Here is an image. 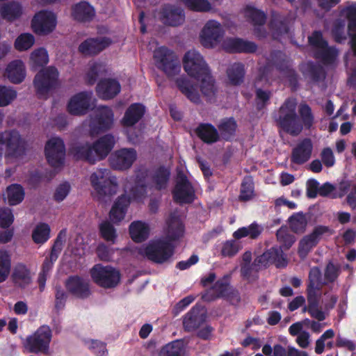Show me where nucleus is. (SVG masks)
<instances>
[{
	"mask_svg": "<svg viewBox=\"0 0 356 356\" xmlns=\"http://www.w3.org/2000/svg\"><path fill=\"white\" fill-rule=\"evenodd\" d=\"M170 172L167 169H160L152 178L156 188L161 189L165 187ZM150 178L145 168H140L136 172L134 185L129 188L126 186V194L119 197L115 202L110 211V219L115 223L124 218L129 204L132 202H143L147 196V188L150 184Z\"/></svg>",
	"mask_w": 356,
	"mask_h": 356,
	"instance_id": "obj_1",
	"label": "nucleus"
},
{
	"mask_svg": "<svg viewBox=\"0 0 356 356\" xmlns=\"http://www.w3.org/2000/svg\"><path fill=\"white\" fill-rule=\"evenodd\" d=\"M183 225L179 219H173L169 224L167 236L150 241L138 250L142 257L157 263L170 261L174 253L173 241L183 235Z\"/></svg>",
	"mask_w": 356,
	"mask_h": 356,
	"instance_id": "obj_2",
	"label": "nucleus"
},
{
	"mask_svg": "<svg viewBox=\"0 0 356 356\" xmlns=\"http://www.w3.org/2000/svg\"><path fill=\"white\" fill-rule=\"evenodd\" d=\"M183 64L189 76L201 80L202 94L209 100H211L215 95L216 88L202 56L195 50H190L186 53Z\"/></svg>",
	"mask_w": 356,
	"mask_h": 356,
	"instance_id": "obj_3",
	"label": "nucleus"
},
{
	"mask_svg": "<svg viewBox=\"0 0 356 356\" xmlns=\"http://www.w3.org/2000/svg\"><path fill=\"white\" fill-rule=\"evenodd\" d=\"M115 140L113 136L106 135L92 145L88 143H79L74 145L71 152L74 157L83 159L90 163H95L104 159L115 145Z\"/></svg>",
	"mask_w": 356,
	"mask_h": 356,
	"instance_id": "obj_4",
	"label": "nucleus"
},
{
	"mask_svg": "<svg viewBox=\"0 0 356 356\" xmlns=\"http://www.w3.org/2000/svg\"><path fill=\"white\" fill-rule=\"evenodd\" d=\"M252 254L249 252L243 254L241 264V273L243 275L249 278L250 274H254L259 268L265 267L268 264H274L278 268L284 267L287 264V260L283 254L282 247L280 248H272L258 257L254 264L250 265Z\"/></svg>",
	"mask_w": 356,
	"mask_h": 356,
	"instance_id": "obj_5",
	"label": "nucleus"
},
{
	"mask_svg": "<svg viewBox=\"0 0 356 356\" xmlns=\"http://www.w3.org/2000/svg\"><path fill=\"white\" fill-rule=\"evenodd\" d=\"M89 181L94 193L99 199L111 196L117 192V178L108 169H97L90 174Z\"/></svg>",
	"mask_w": 356,
	"mask_h": 356,
	"instance_id": "obj_6",
	"label": "nucleus"
},
{
	"mask_svg": "<svg viewBox=\"0 0 356 356\" xmlns=\"http://www.w3.org/2000/svg\"><path fill=\"white\" fill-rule=\"evenodd\" d=\"M339 268L329 263L325 270L324 277H322L320 270L312 268L309 275V284L307 286V300L310 302L315 299L318 294L320 289L325 284L334 282L339 275Z\"/></svg>",
	"mask_w": 356,
	"mask_h": 356,
	"instance_id": "obj_7",
	"label": "nucleus"
},
{
	"mask_svg": "<svg viewBox=\"0 0 356 356\" xmlns=\"http://www.w3.org/2000/svg\"><path fill=\"white\" fill-rule=\"evenodd\" d=\"M52 330L49 326L43 325L23 341V347L28 353H47L52 339Z\"/></svg>",
	"mask_w": 356,
	"mask_h": 356,
	"instance_id": "obj_8",
	"label": "nucleus"
},
{
	"mask_svg": "<svg viewBox=\"0 0 356 356\" xmlns=\"http://www.w3.org/2000/svg\"><path fill=\"white\" fill-rule=\"evenodd\" d=\"M90 274L92 281L104 289L116 287L121 279L119 270L109 265L96 264L90 269Z\"/></svg>",
	"mask_w": 356,
	"mask_h": 356,
	"instance_id": "obj_9",
	"label": "nucleus"
},
{
	"mask_svg": "<svg viewBox=\"0 0 356 356\" xmlns=\"http://www.w3.org/2000/svg\"><path fill=\"white\" fill-rule=\"evenodd\" d=\"M297 102L293 99H289L285 102L280 108L279 123L281 127L287 133L296 136L299 134L302 126L300 119L296 114Z\"/></svg>",
	"mask_w": 356,
	"mask_h": 356,
	"instance_id": "obj_10",
	"label": "nucleus"
},
{
	"mask_svg": "<svg viewBox=\"0 0 356 356\" xmlns=\"http://www.w3.org/2000/svg\"><path fill=\"white\" fill-rule=\"evenodd\" d=\"M58 76V70L53 66L38 72L34 79V86L38 95L42 98H46L48 93L57 86Z\"/></svg>",
	"mask_w": 356,
	"mask_h": 356,
	"instance_id": "obj_11",
	"label": "nucleus"
},
{
	"mask_svg": "<svg viewBox=\"0 0 356 356\" xmlns=\"http://www.w3.org/2000/svg\"><path fill=\"white\" fill-rule=\"evenodd\" d=\"M225 35L222 25L218 21H207L200 33V42L207 48H213L221 44Z\"/></svg>",
	"mask_w": 356,
	"mask_h": 356,
	"instance_id": "obj_12",
	"label": "nucleus"
},
{
	"mask_svg": "<svg viewBox=\"0 0 356 356\" xmlns=\"http://www.w3.org/2000/svg\"><path fill=\"white\" fill-rule=\"evenodd\" d=\"M6 150V157H17L24 150V141L16 131H5L0 134V156Z\"/></svg>",
	"mask_w": 356,
	"mask_h": 356,
	"instance_id": "obj_13",
	"label": "nucleus"
},
{
	"mask_svg": "<svg viewBox=\"0 0 356 356\" xmlns=\"http://www.w3.org/2000/svg\"><path fill=\"white\" fill-rule=\"evenodd\" d=\"M56 24V16L54 13L41 10L34 15L31 21V29L36 34L45 35L51 33Z\"/></svg>",
	"mask_w": 356,
	"mask_h": 356,
	"instance_id": "obj_14",
	"label": "nucleus"
},
{
	"mask_svg": "<svg viewBox=\"0 0 356 356\" xmlns=\"http://www.w3.org/2000/svg\"><path fill=\"white\" fill-rule=\"evenodd\" d=\"M154 57L159 68L168 76H172L181 70L180 65L177 60H175V56L164 47H158L154 52Z\"/></svg>",
	"mask_w": 356,
	"mask_h": 356,
	"instance_id": "obj_15",
	"label": "nucleus"
},
{
	"mask_svg": "<svg viewBox=\"0 0 356 356\" xmlns=\"http://www.w3.org/2000/svg\"><path fill=\"white\" fill-rule=\"evenodd\" d=\"M93 106L92 96L90 92H81L72 96L67 104V111L73 115H83Z\"/></svg>",
	"mask_w": 356,
	"mask_h": 356,
	"instance_id": "obj_16",
	"label": "nucleus"
},
{
	"mask_svg": "<svg viewBox=\"0 0 356 356\" xmlns=\"http://www.w3.org/2000/svg\"><path fill=\"white\" fill-rule=\"evenodd\" d=\"M45 155L52 167H60L64 163L65 155L63 141L59 138H51L46 144Z\"/></svg>",
	"mask_w": 356,
	"mask_h": 356,
	"instance_id": "obj_17",
	"label": "nucleus"
},
{
	"mask_svg": "<svg viewBox=\"0 0 356 356\" xmlns=\"http://www.w3.org/2000/svg\"><path fill=\"white\" fill-rule=\"evenodd\" d=\"M309 41L310 44L317 49V56L321 58L325 64L334 63L338 52L334 48L327 47L320 32H314L309 38Z\"/></svg>",
	"mask_w": 356,
	"mask_h": 356,
	"instance_id": "obj_18",
	"label": "nucleus"
},
{
	"mask_svg": "<svg viewBox=\"0 0 356 356\" xmlns=\"http://www.w3.org/2000/svg\"><path fill=\"white\" fill-rule=\"evenodd\" d=\"M136 159V152L134 149L123 148L115 151L109 161L113 168L118 170L129 169Z\"/></svg>",
	"mask_w": 356,
	"mask_h": 356,
	"instance_id": "obj_19",
	"label": "nucleus"
},
{
	"mask_svg": "<svg viewBox=\"0 0 356 356\" xmlns=\"http://www.w3.org/2000/svg\"><path fill=\"white\" fill-rule=\"evenodd\" d=\"M173 197L175 200L179 203H189L194 200V190L183 174H178Z\"/></svg>",
	"mask_w": 356,
	"mask_h": 356,
	"instance_id": "obj_20",
	"label": "nucleus"
},
{
	"mask_svg": "<svg viewBox=\"0 0 356 356\" xmlns=\"http://www.w3.org/2000/svg\"><path fill=\"white\" fill-rule=\"evenodd\" d=\"M331 232L326 227H317L314 232L300 242L298 253L300 257L304 258L307 253L315 246L323 235H329Z\"/></svg>",
	"mask_w": 356,
	"mask_h": 356,
	"instance_id": "obj_21",
	"label": "nucleus"
},
{
	"mask_svg": "<svg viewBox=\"0 0 356 356\" xmlns=\"http://www.w3.org/2000/svg\"><path fill=\"white\" fill-rule=\"evenodd\" d=\"M156 17L163 24L172 26H179L184 22L183 10L171 5L164 6Z\"/></svg>",
	"mask_w": 356,
	"mask_h": 356,
	"instance_id": "obj_22",
	"label": "nucleus"
},
{
	"mask_svg": "<svg viewBox=\"0 0 356 356\" xmlns=\"http://www.w3.org/2000/svg\"><path fill=\"white\" fill-rule=\"evenodd\" d=\"M112 43L107 37L88 38L81 42L79 51L84 55H95L104 50Z\"/></svg>",
	"mask_w": 356,
	"mask_h": 356,
	"instance_id": "obj_23",
	"label": "nucleus"
},
{
	"mask_svg": "<svg viewBox=\"0 0 356 356\" xmlns=\"http://www.w3.org/2000/svg\"><path fill=\"white\" fill-rule=\"evenodd\" d=\"M3 75L13 83H22L26 77V67L24 62L21 60L10 62L5 69Z\"/></svg>",
	"mask_w": 356,
	"mask_h": 356,
	"instance_id": "obj_24",
	"label": "nucleus"
},
{
	"mask_svg": "<svg viewBox=\"0 0 356 356\" xmlns=\"http://www.w3.org/2000/svg\"><path fill=\"white\" fill-rule=\"evenodd\" d=\"M113 122V113L107 107H99L97 109V118L93 120L90 127L92 134L97 133L98 130L106 129L111 127Z\"/></svg>",
	"mask_w": 356,
	"mask_h": 356,
	"instance_id": "obj_25",
	"label": "nucleus"
},
{
	"mask_svg": "<svg viewBox=\"0 0 356 356\" xmlns=\"http://www.w3.org/2000/svg\"><path fill=\"white\" fill-rule=\"evenodd\" d=\"M221 47L230 52H253L256 50L254 43L238 38H227L222 40Z\"/></svg>",
	"mask_w": 356,
	"mask_h": 356,
	"instance_id": "obj_26",
	"label": "nucleus"
},
{
	"mask_svg": "<svg viewBox=\"0 0 356 356\" xmlns=\"http://www.w3.org/2000/svg\"><path fill=\"white\" fill-rule=\"evenodd\" d=\"M313 145L310 139H304L293 149L291 160L296 163H303L308 161L312 155Z\"/></svg>",
	"mask_w": 356,
	"mask_h": 356,
	"instance_id": "obj_27",
	"label": "nucleus"
},
{
	"mask_svg": "<svg viewBox=\"0 0 356 356\" xmlns=\"http://www.w3.org/2000/svg\"><path fill=\"white\" fill-rule=\"evenodd\" d=\"M66 287L70 293L79 298H86L90 293L88 282L79 277H70L66 282Z\"/></svg>",
	"mask_w": 356,
	"mask_h": 356,
	"instance_id": "obj_28",
	"label": "nucleus"
},
{
	"mask_svg": "<svg viewBox=\"0 0 356 356\" xmlns=\"http://www.w3.org/2000/svg\"><path fill=\"white\" fill-rule=\"evenodd\" d=\"M120 88V85L116 80L104 79L98 83L97 92L100 98L109 99L118 95Z\"/></svg>",
	"mask_w": 356,
	"mask_h": 356,
	"instance_id": "obj_29",
	"label": "nucleus"
},
{
	"mask_svg": "<svg viewBox=\"0 0 356 356\" xmlns=\"http://www.w3.org/2000/svg\"><path fill=\"white\" fill-rule=\"evenodd\" d=\"M22 14V8L19 3L13 1L6 3H0V16L9 22L18 19Z\"/></svg>",
	"mask_w": 356,
	"mask_h": 356,
	"instance_id": "obj_30",
	"label": "nucleus"
},
{
	"mask_svg": "<svg viewBox=\"0 0 356 356\" xmlns=\"http://www.w3.org/2000/svg\"><path fill=\"white\" fill-rule=\"evenodd\" d=\"M145 113V108L140 104H134L127 110L122 120L123 126L131 127L142 118Z\"/></svg>",
	"mask_w": 356,
	"mask_h": 356,
	"instance_id": "obj_31",
	"label": "nucleus"
},
{
	"mask_svg": "<svg viewBox=\"0 0 356 356\" xmlns=\"http://www.w3.org/2000/svg\"><path fill=\"white\" fill-rule=\"evenodd\" d=\"M204 311L201 307H194L184 318L186 330L191 331L197 327L203 321Z\"/></svg>",
	"mask_w": 356,
	"mask_h": 356,
	"instance_id": "obj_32",
	"label": "nucleus"
},
{
	"mask_svg": "<svg viewBox=\"0 0 356 356\" xmlns=\"http://www.w3.org/2000/svg\"><path fill=\"white\" fill-rule=\"evenodd\" d=\"M94 15V8L87 2L79 3L74 5L72 10V16L77 21H89Z\"/></svg>",
	"mask_w": 356,
	"mask_h": 356,
	"instance_id": "obj_33",
	"label": "nucleus"
},
{
	"mask_svg": "<svg viewBox=\"0 0 356 356\" xmlns=\"http://www.w3.org/2000/svg\"><path fill=\"white\" fill-rule=\"evenodd\" d=\"M129 233L131 238L136 242L145 240L149 234V227L147 224L142 221L133 222L129 226Z\"/></svg>",
	"mask_w": 356,
	"mask_h": 356,
	"instance_id": "obj_34",
	"label": "nucleus"
},
{
	"mask_svg": "<svg viewBox=\"0 0 356 356\" xmlns=\"http://www.w3.org/2000/svg\"><path fill=\"white\" fill-rule=\"evenodd\" d=\"M49 62L47 50L44 47L35 49L29 55V65L33 69L45 65Z\"/></svg>",
	"mask_w": 356,
	"mask_h": 356,
	"instance_id": "obj_35",
	"label": "nucleus"
},
{
	"mask_svg": "<svg viewBox=\"0 0 356 356\" xmlns=\"http://www.w3.org/2000/svg\"><path fill=\"white\" fill-rule=\"evenodd\" d=\"M4 197L10 205H17L24 200V191L20 185L12 184L7 187Z\"/></svg>",
	"mask_w": 356,
	"mask_h": 356,
	"instance_id": "obj_36",
	"label": "nucleus"
},
{
	"mask_svg": "<svg viewBox=\"0 0 356 356\" xmlns=\"http://www.w3.org/2000/svg\"><path fill=\"white\" fill-rule=\"evenodd\" d=\"M13 278L16 284L24 286L31 282V273L26 265L18 264L14 268Z\"/></svg>",
	"mask_w": 356,
	"mask_h": 356,
	"instance_id": "obj_37",
	"label": "nucleus"
},
{
	"mask_svg": "<svg viewBox=\"0 0 356 356\" xmlns=\"http://www.w3.org/2000/svg\"><path fill=\"white\" fill-rule=\"evenodd\" d=\"M197 136L205 143H211L218 139V134L216 128L209 124H200L196 129Z\"/></svg>",
	"mask_w": 356,
	"mask_h": 356,
	"instance_id": "obj_38",
	"label": "nucleus"
},
{
	"mask_svg": "<svg viewBox=\"0 0 356 356\" xmlns=\"http://www.w3.org/2000/svg\"><path fill=\"white\" fill-rule=\"evenodd\" d=\"M51 229L46 223L38 224L32 232V239L36 244H43L50 238Z\"/></svg>",
	"mask_w": 356,
	"mask_h": 356,
	"instance_id": "obj_39",
	"label": "nucleus"
},
{
	"mask_svg": "<svg viewBox=\"0 0 356 356\" xmlns=\"http://www.w3.org/2000/svg\"><path fill=\"white\" fill-rule=\"evenodd\" d=\"M229 293H234V290L227 284L218 282L213 289L204 295L203 298L205 300L210 301L216 297H228Z\"/></svg>",
	"mask_w": 356,
	"mask_h": 356,
	"instance_id": "obj_40",
	"label": "nucleus"
},
{
	"mask_svg": "<svg viewBox=\"0 0 356 356\" xmlns=\"http://www.w3.org/2000/svg\"><path fill=\"white\" fill-rule=\"evenodd\" d=\"M35 37L29 33H22L17 37L14 47L19 51H24L31 49L35 44Z\"/></svg>",
	"mask_w": 356,
	"mask_h": 356,
	"instance_id": "obj_41",
	"label": "nucleus"
},
{
	"mask_svg": "<svg viewBox=\"0 0 356 356\" xmlns=\"http://www.w3.org/2000/svg\"><path fill=\"white\" fill-rule=\"evenodd\" d=\"M11 268V255L7 250H0V282L5 281Z\"/></svg>",
	"mask_w": 356,
	"mask_h": 356,
	"instance_id": "obj_42",
	"label": "nucleus"
},
{
	"mask_svg": "<svg viewBox=\"0 0 356 356\" xmlns=\"http://www.w3.org/2000/svg\"><path fill=\"white\" fill-rule=\"evenodd\" d=\"M177 83L181 91L193 102L197 103L200 100V95L196 89L185 79H180Z\"/></svg>",
	"mask_w": 356,
	"mask_h": 356,
	"instance_id": "obj_43",
	"label": "nucleus"
},
{
	"mask_svg": "<svg viewBox=\"0 0 356 356\" xmlns=\"http://www.w3.org/2000/svg\"><path fill=\"white\" fill-rule=\"evenodd\" d=\"M184 343L181 341H175L165 346L161 350L160 356H182Z\"/></svg>",
	"mask_w": 356,
	"mask_h": 356,
	"instance_id": "obj_44",
	"label": "nucleus"
},
{
	"mask_svg": "<svg viewBox=\"0 0 356 356\" xmlns=\"http://www.w3.org/2000/svg\"><path fill=\"white\" fill-rule=\"evenodd\" d=\"M187 8L197 12H209L212 10L211 3L208 0H180Z\"/></svg>",
	"mask_w": 356,
	"mask_h": 356,
	"instance_id": "obj_45",
	"label": "nucleus"
},
{
	"mask_svg": "<svg viewBox=\"0 0 356 356\" xmlns=\"http://www.w3.org/2000/svg\"><path fill=\"white\" fill-rule=\"evenodd\" d=\"M243 66L240 63H234L227 71L229 81L233 85L239 84L243 80Z\"/></svg>",
	"mask_w": 356,
	"mask_h": 356,
	"instance_id": "obj_46",
	"label": "nucleus"
},
{
	"mask_svg": "<svg viewBox=\"0 0 356 356\" xmlns=\"http://www.w3.org/2000/svg\"><path fill=\"white\" fill-rule=\"evenodd\" d=\"M261 232V229L256 224H252L246 227H241L234 232L233 236L235 238L239 239L245 236H250V238L257 237Z\"/></svg>",
	"mask_w": 356,
	"mask_h": 356,
	"instance_id": "obj_47",
	"label": "nucleus"
},
{
	"mask_svg": "<svg viewBox=\"0 0 356 356\" xmlns=\"http://www.w3.org/2000/svg\"><path fill=\"white\" fill-rule=\"evenodd\" d=\"M17 97V92L10 86H0V106L11 104Z\"/></svg>",
	"mask_w": 356,
	"mask_h": 356,
	"instance_id": "obj_48",
	"label": "nucleus"
},
{
	"mask_svg": "<svg viewBox=\"0 0 356 356\" xmlns=\"http://www.w3.org/2000/svg\"><path fill=\"white\" fill-rule=\"evenodd\" d=\"M243 13L254 24H261L265 21L264 13L251 6H247L243 10Z\"/></svg>",
	"mask_w": 356,
	"mask_h": 356,
	"instance_id": "obj_49",
	"label": "nucleus"
},
{
	"mask_svg": "<svg viewBox=\"0 0 356 356\" xmlns=\"http://www.w3.org/2000/svg\"><path fill=\"white\" fill-rule=\"evenodd\" d=\"M254 197V184L251 177H245L241 184L240 200L248 201Z\"/></svg>",
	"mask_w": 356,
	"mask_h": 356,
	"instance_id": "obj_50",
	"label": "nucleus"
},
{
	"mask_svg": "<svg viewBox=\"0 0 356 356\" xmlns=\"http://www.w3.org/2000/svg\"><path fill=\"white\" fill-rule=\"evenodd\" d=\"M85 345L97 356H107L108 355L106 344L100 341L87 339L85 341Z\"/></svg>",
	"mask_w": 356,
	"mask_h": 356,
	"instance_id": "obj_51",
	"label": "nucleus"
},
{
	"mask_svg": "<svg viewBox=\"0 0 356 356\" xmlns=\"http://www.w3.org/2000/svg\"><path fill=\"white\" fill-rule=\"evenodd\" d=\"M307 223V219L302 213L294 214L289 219L290 227L296 232H303L306 228Z\"/></svg>",
	"mask_w": 356,
	"mask_h": 356,
	"instance_id": "obj_52",
	"label": "nucleus"
},
{
	"mask_svg": "<svg viewBox=\"0 0 356 356\" xmlns=\"http://www.w3.org/2000/svg\"><path fill=\"white\" fill-rule=\"evenodd\" d=\"M100 233L104 239L115 243L117 234L115 228L110 222H104L100 225Z\"/></svg>",
	"mask_w": 356,
	"mask_h": 356,
	"instance_id": "obj_53",
	"label": "nucleus"
},
{
	"mask_svg": "<svg viewBox=\"0 0 356 356\" xmlns=\"http://www.w3.org/2000/svg\"><path fill=\"white\" fill-rule=\"evenodd\" d=\"M105 65L97 62H92L89 64V70L87 74L88 81L92 83L97 77L105 72Z\"/></svg>",
	"mask_w": 356,
	"mask_h": 356,
	"instance_id": "obj_54",
	"label": "nucleus"
},
{
	"mask_svg": "<svg viewBox=\"0 0 356 356\" xmlns=\"http://www.w3.org/2000/svg\"><path fill=\"white\" fill-rule=\"evenodd\" d=\"M241 245L236 241H227L225 242L221 248V254L224 257H233L241 249Z\"/></svg>",
	"mask_w": 356,
	"mask_h": 356,
	"instance_id": "obj_55",
	"label": "nucleus"
},
{
	"mask_svg": "<svg viewBox=\"0 0 356 356\" xmlns=\"http://www.w3.org/2000/svg\"><path fill=\"white\" fill-rule=\"evenodd\" d=\"M236 124L233 119L225 120L219 126L221 134L226 139H229L230 136L233 135L236 131Z\"/></svg>",
	"mask_w": 356,
	"mask_h": 356,
	"instance_id": "obj_56",
	"label": "nucleus"
},
{
	"mask_svg": "<svg viewBox=\"0 0 356 356\" xmlns=\"http://www.w3.org/2000/svg\"><path fill=\"white\" fill-rule=\"evenodd\" d=\"M318 296L319 293L315 297V299L312 302H310L308 300L309 305L307 307H305L303 309V312H305L306 311H307L312 317L316 318L318 321H322L325 319V314L323 312L318 309V307H316V301Z\"/></svg>",
	"mask_w": 356,
	"mask_h": 356,
	"instance_id": "obj_57",
	"label": "nucleus"
},
{
	"mask_svg": "<svg viewBox=\"0 0 356 356\" xmlns=\"http://www.w3.org/2000/svg\"><path fill=\"white\" fill-rule=\"evenodd\" d=\"M342 13L349 21L350 31L356 29V3H352L347 6L343 10Z\"/></svg>",
	"mask_w": 356,
	"mask_h": 356,
	"instance_id": "obj_58",
	"label": "nucleus"
},
{
	"mask_svg": "<svg viewBox=\"0 0 356 356\" xmlns=\"http://www.w3.org/2000/svg\"><path fill=\"white\" fill-rule=\"evenodd\" d=\"M277 239L282 243L284 249L289 248L294 243V238L286 233V228H280L277 232Z\"/></svg>",
	"mask_w": 356,
	"mask_h": 356,
	"instance_id": "obj_59",
	"label": "nucleus"
},
{
	"mask_svg": "<svg viewBox=\"0 0 356 356\" xmlns=\"http://www.w3.org/2000/svg\"><path fill=\"white\" fill-rule=\"evenodd\" d=\"M262 353L266 356H286V350L281 345H275L273 348L270 345H265Z\"/></svg>",
	"mask_w": 356,
	"mask_h": 356,
	"instance_id": "obj_60",
	"label": "nucleus"
},
{
	"mask_svg": "<svg viewBox=\"0 0 356 356\" xmlns=\"http://www.w3.org/2000/svg\"><path fill=\"white\" fill-rule=\"evenodd\" d=\"M14 220V216L11 209L6 208L0 210V226L1 227H9Z\"/></svg>",
	"mask_w": 356,
	"mask_h": 356,
	"instance_id": "obj_61",
	"label": "nucleus"
},
{
	"mask_svg": "<svg viewBox=\"0 0 356 356\" xmlns=\"http://www.w3.org/2000/svg\"><path fill=\"white\" fill-rule=\"evenodd\" d=\"M70 188V185L67 182L59 184L55 191V200L58 202L63 201L69 194Z\"/></svg>",
	"mask_w": 356,
	"mask_h": 356,
	"instance_id": "obj_62",
	"label": "nucleus"
},
{
	"mask_svg": "<svg viewBox=\"0 0 356 356\" xmlns=\"http://www.w3.org/2000/svg\"><path fill=\"white\" fill-rule=\"evenodd\" d=\"M113 249L101 243L97 248V254L102 261H110L112 259Z\"/></svg>",
	"mask_w": 356,
	"mask_h": 356,
	"instance_id": "obj_63",
	"label": "nucleus"
},
{
	"mask_svg": "<svg viewBox=\"0 0 356 356\" xmlns=\"http://www.w3.org/2000/svg\"><path fill=\"white\" fill-rule=\"evenodd\" d=\"M270 30L274 38L277 39L280 35L287 33V29L282 22L275 21L270 24Z\"/></svg>",
	"mask_w": 356,
	"mask_h": 356,
	"instance_id": "obj_64",
	"label": "nucleus"
}]
</instances>
